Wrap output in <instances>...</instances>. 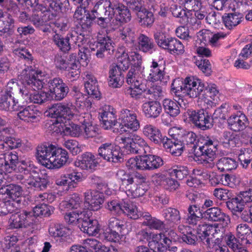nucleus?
Masks as SVG:
<instances>
[{"mask_svg":"<svg viewBox=\"0 0 252 252\" xmlns=\"http://www.w3.org/2000/svg\"><path fill=\"white\" fill-rule=\"evenodd\" d=\"M14 53L18 57L24 59L26 66L18 76V79L22 84L20 92L22 97L27 102L41 104L46 101L51 100L49 93L41 92L32 94L33 91L41 89L44 82L43 77L45 74L41 70L34 69L32 65V57L27 49L24 48L15 49Z\"/></svg>","mask_w":252,"mask_h":252,"instance_id":"f257e3e1","label":"nucleus"},{"mask_svg":"<svg viewBox=\"0 0 252 252\" xmlns=\"http://www.w3.org/2000/svg\"><path fill=\"white\" fill-rule=\"evenodd\" d=\"M117 176L121 181V186L128 196L139 197L143 196L147 191V186L144 184L146 177L143 174L138 172L129 174L120 170L117 173Z\"/></svg>","mask_w":252,"mask_h":252,"instance_id":"f03ea898","label":"nucleus"},{"mask_svg":"<svg viewBox=\"0 0 252 252\" xmlns=\"http://www.w3.org/2000/svg\"><path fill=\"white\" fill-rule=\"evenodd\" d=\"M16 80H10L5 88L1 92L0 95V110L5 111L16 110L19 107L18 102L16 101L14 95L18 94L22 96L20 90Z\"/></svg>","mask_w":252,"mask_h":252,"instance_id":"7ed1b4c3","label":"nucleus"},{"mask_svg":"<svg viewBox=\"0 0 252 252\" xmlns=\"http://www.w3.org/2000/svg\"><path fill=\"white\" fill-rule=\"evenodd\" d=\"M208 109V107L197 111L189 110L187 114L189 121L202 130L211 128L213 126V118Z\"/></svg>","mask_w":252,"mask_h":252,"instance_id":"20e7f679","label":"nucleus"},{"mask_svg":"<svg viewBox=\"0 0 252 252\" xmlns=\"http://www.w3.org/2000/svg\"><path fill=\"white\" fill-rule=\"evenodd\" d=\"M97 152L98 155L104 160L110 162L118 163L124 160L120 147L111 142L101 144Z\"/></svg>","mask_w":252,"mask_h":252,"instance_id":"39448f33","label":"nucleus"},{"mask_svg":"<svg viewBox=\"0 0 252 252\" xmlns=\"http://www.w3.org/2000/svg\"><path fill=\"white\" fill-rule=\"evenodd\" d=\"M73 106L71 102L58 103L52 105L49 109V115L52 118H56V126L60 124L66 123L73 117L72 109Z\"/></svg>","mask_w":252,"mask_h":252,"instance_id":"423d86ee","label":"nucleus"},{"mask_svg":"<svg viewBox=\"0 0 252 252\" xmlns=\"http://www.w3.org/2000/svg\"><path fill=\"white\" fill-rule=\"evenodd\" d=\"M206 85L200 79L193 76L185 78V96L189 98L203 97L206 94Z\"/></svg>","mask_w":252,"mask_h":252,"instance_id":"0eeeda50","label":"nucleus"},{"mask_svg":"<svg viewBox=\"0 0 252 252\" xmlns=\"http://www.w3.org/2000/svg\"><path fill=\"white\" fill-rule=\"evenodd\" d=\"M108 10L112 15L113 22L114 20L120 23H127L131 18L130 11L126 6L117 0H112L106 1Z\"/></svg>","mask_w":252,"mask_h":252,"instance_id":"6e6552de","label":"nucleus"},{"mask_svg":"<svg viewBox=\"0 0 252 252\" xmlns=\"http://www.w3.org/2000/svg\"><path fill=\"white\" fill-rule=\"evenodd\" d=\"M198 147L196 150V151H198V154L195 155L201 157L203 160L202 163L204 165L210 167H213L214 164L211 162L216 157L217 149L216 142L207 137V139L204 140L203 145Z\"/></svg>","mask_w":252,"mask_h":252,"instance_id":"1a4fd4ad","label":"nucleus"},{"mask_svg":"<svg viewBox=\"0 0 252 252\" xmlns=\"http://www.w3.org/2000/svg\"><path fill=\"white\" fill-rule=\"evenodd\" d=\"M171 135H173V137L176 138L177 141L181 142L185 149L191 148V151L193 152L195 154H198V151H196L197 146V135L192 131H186L183 129H173L169 131Z\"/></svg>","mask_w":252,"mask_h":252,"instance_id":"9d476101","label":"nucleus"},{"mask_svg":"<svg viewBox=\"0 0 252 252\" xmlns=\"http://www.w3.org/2000/svg\"><path fill=\"white\" fill-rule=\"evenodd\" d=\"M47 85L51 99L61 101L67 96L69 91L68 86L59 77L50 79Z\"/></svg>","mask_w":252,"mask_h":252,"instance_id":"9b49d317","label":"nucleus"},{"mask_svg":"<svg viewBox=\"0 0 252 252\" xmlns=\"http://www.w3.org/2000/svg\"><path fill=\"white\" fill-rule=\"evenodd\" d=\"M118 120L120 127V132L126 131V128L136 131L140 127L137 115L133 111L127 109L122 110L119 114Z\"/></svg>","mask_w":252,"mask_h":252,"instance_id":"f8f14e48","label":"nucleus"},{"mask_svg":"<svg viewBox=\"0 0 252 252\" xmlns=\"http://www.w3.org/2000/svg\"><path fill=\"white\" fill-rule=\"evenodd\" d=\"M34 222L33 213L24 210L11 216L9 220V226L10 228L27 227L32 225Z\"/></svg>","mask_w":252,"mask_h":252,"instance_id":"ddd939ff","label":"nucleus"},{"mask_svg":"<svg viewBox=\"0 0 252 252\" xmlns=\"http://www.w3.org/2000/svg\"><path fill=\"white\" fill-rule=\"evenodd\" d=\"M92 15L97 18V23L101 27L105 28L113 19L106 3H104L103 0H99L94 5L91 10Z\"/></svg>","mask_w":252,"mask_h":252,"instance_id":"4468645a","label":"nucleus"},{"mask_svg":"<svg viewBox=\"0 0 252 252\" xmlns=\"http://www.w3.org/2000/svg\"><path fill=\"white\" fill-rule=\"evenodd\" d=\"M0 162L2 171L4 170L7 173H11L13 171H20L19 168L21 162L19 159L18 156L16 152L5 153L4 155V159H0Z\"/></svg>","mask_w":252,"mask_h":252,"instance_id":"2eb2a0df","label":"nucleus"},{"mask_svg":"<svg viewBox=\"0 0 252 252\" xmlns=\"http://www.w3.org/2000/svg\"><path fill=\"white\" fill-rule=\"evenodd\" d=\"M204 219L210 221L220 222L223 226H226L230 222V219L219 207H212L203 212Z\"/></svg>","mask_w":252,"mask_h":252,"instance_id":"dca6fc26","label":"nucleus"},{"mask_svg":"<svg viewBox=\"0 0 252 252\" xmlns=\"http://www.w3.org/2000/svg\"><path fill=\"white\" fill-rule=\"evenodd\" d=\"M48 168H60L70 163L68 152L64 149L57 146Z\"/></svg>","mask_w":252,"mask_h":252,"instance_id":"f3484780","label":"nucleus"},{"mask_svg":"<svg viewBox=\"0 0 252 252\" xmlns=\"http://www.w3.org/2000/svg\"><path fill=\"white\" fill-rule=\"evenodd\" d=\"M164 66L153 61L147 76L148 80L153 82L159 81L163 84L166 83L169 80V76L164 71Z\"/></svg>","mask_w":252,"mask_h":252,"instance_id":"a211bd4d","label":"nucleus"},{"mask_svg":"<svg viewBox=\"0 0 252 252\" xmlns=\"http://www.w3.org/2000/svg\"><path fill=\"white\" fill-rule=\"evenodd\" d=\"M56 146L50 143H45L36 147V157L43 165L47 167L51 160Z\"/></svg>","mask_w":252,"mask_h":252,"instance_id":"6ab92c4d","label":"nucleus"},{"mask_svg":"<svg viewBox=\"0 0 252 252\" xmlns=\"http://www.w3.org/2000/svg\"><path fill=\"white\" fill-rule=\"evenodd\" d=\"M77 35L73 34L72 32L67 33L65 37L56 33L53 36L52 40L60 50L67 53L71 49V43L77 42Z\"/></svg>","mask_w":252,"mask_h":252,"instance_id":"aec40b11","label":"nucleus"},{"mask_svg":"<svg viewBox=\"0 0 252 252\" xmlns=\"http://www.w3.org/2000/svg\"><path fill=\"white\" fill-rule=\"evenodd\" d=\"M85 203L88 204V208L92 211L98 210L104 202L103 194L96 190H87L84 193Z\"/></svg>","mask_w":252,"mask_h":252,"instance_id":"412c9836","label":"nucleus"},{"mask_svg":"<svg viewBox=\"0 0 252 252\" xmlns=\"http://www.w3.org/2000/svg\"><path fill=\"white\" fill-rule=\"evenodd\" d=\"M95 20V16L88 14L86 21L78 23L76 25V31L73 33L74 35L79 34L81 37L77 36V41L82 42L84 39L88 38L92 31L93 22Z\"/></svg>","mask_w":252,"mask_h":252,"instance_id":"4be33fe9","label":"nucleus"},{"mask_svg":"<svg viewBox=\"0 0 252 252\" xmlns=\"http://www.w3.org/2000/svg\"><path fill=\"white\" fill-rule=\"evenodd\" d=\"M228 127L235 132H239L247 128L248 119L243 113L232 115L227 119Z\"/></svg>","mask_w":252,"mask_h":252,"instance_id":"5701e85b","label":"nucleus"},{"mask_svg":"<svg viewBox=\"0 0 252 252\" xmlns=\"http://www.w3.org/2000/svg\"><path fill=\"white\" fill-rule=\"evenodd\" d=\"M80 158L75 162V165L83 170L93 172L96 169L98 165L95 157L91 153L86 152L83 154Z\"/></svg>","mask_w":252,"mask_h":252,"instance_id":"b1692460","label":"nucleus"},{"mask_svg":"<svg viewBox=\"0 0 252 252\" xmlns=\"http://www.w3.org/2000/svg\"><path fill=\"white\" fill-rule=\"evenodd\" d=\"M96 48L95 55L100 59H103L107 55H111L115 50L112 40L107 36L98 39Z\"/></svg>","mask_w":252,"mask_h":252,"instance_id":"393cba45","label":"nucleus"},{"mask_svg":"<svg viewBox=\"0 0 252 252\" xmlns=\"http://www.w3.org/2000/svg\"><path fill=\"white\" fill-rule=\"evenodd\" d=\"M102 120V126L105 129H110L113 126H116L117 121L116 118V112L114 108L109 106L105 105L100 112Z\"/></svg>","mask_w":252,"mask_h":252,"instance_id":"a878e982","label":"nucleus"},{"mask_svg":"<svg viewBox=\"0 0 252 252\" xmlns=\"http://www.w3.org/2000/svg\"><path fill=\"white\" fill-rule=\"evenodd\" d=\"M140 168L142 170H153L163 164L162 159L157 156L146 155L141 157Z\"/></svg>","mask_w":252,"mask_h":252,"instance_id":"bb28decb","label":"nucleus"},{"mask_svg":"<svg viewBox=\"0 0 252 252\" xmlns=\"http://www.w3.org/2000/svg\"><path fill=\"white\" fill-rule=\"evenodd\" d=\"M79 228L84 233L92 236L97 234L100 230L98 221L91 219L86 213Z\"/></svg>","mask_w":252,"mask_h":252,"instance_id":"cd10ccee","label":"nucleus"},{"mask_svg":"<svg viewBox=\"0 0 252 252\" xmlns=\"http://www.w3.org/2000/svg\"><path fill=\"white\" fill-rule=\"evenodd\" d=\"M179 231L182 234L181 239L188 245L196 246L197 244L198 237L195 230L188 225H179Z\"/></svg>","mask_w":252,"mask_h":252,"instance_id":"c85d7f7f","label":"nucleus"},{"mask_svg":"<svg viewBox=\"0 0 252 252\" xmlns=\"http://www.w3.org/2000/svg\"><path fill=\"white\" fill-rule=\"evenodd\" d=\"M172 138L167 137L163 138L161 144L167 152H169L174 156H180L185 148L181 142L176 140V138L171 135Z\"/></svg>","mask_w":252,"mask_h":252,"instance_id":"c756f323","label":"nucleus"},{"mask_svg":"<svg viewBox=\"0 0 252 252\" xmlns=\"http://www.w3.org/2000/svg\"><path fill=\"white\" fill-rule=\"evenodd\" d=\"M142 132L151 142L158 145H161L162 140L165 138L162 136L160 130L157 126L151 124L144 126Z\"/></svg>","mask_w":252,"mask_h":252,"instance_id":"7c9ffc66","label":"nucleus"},{"mask_svg":"<svg viewBox=\"0 0 252 252\" xmlns=\"http://www.w3.org/2000/svg\"><path fill=\"white\" fill-rule=\"evenodd\" d=\"M40 112L33 105L28 106L18 113L20 119L27 123H36L39 120Z\"/></svg>","mask_w":252,"mask_h":252,"instance_id":"2f4dec72","label":"nucleus"},{"mask_svg":"<svg viewBox=\"0 0 252 252\" xmlns=\"http://www.w3.org/2000/svg\"><path fill=\"white\" fill-rule=\"evenodd\" d=\"M56 127L59 128V132H63L64 135L73 137L80 136L83 131L81 126L72 122L70 123L68 120H66V123L60 124Z\"/></svg>","mask_w":252,"mask_h":252,"instance_id":"473e14b6","label":"nucleus"},{"mask_svg":"<svg viewBox=\"0 0 252 252\" xmlns=\"http://www.w3.org/2000/svg\"><path fill=\"white\" fill-rule=\"evenodd\" d=\"M142 107L145 116L148 118H157L162 112L161 105L157 101L152 100L145 102Z\"/></svg>","mask_w":252,"mask_h":252,"instance_id":"72a5a7b5","label":"nucleus"},{"mask_svg":"<svg viewBox=\"0 0 252 252\" xmlns=\"http://www.w3.org/2000/svg\"><path fill=\"white\" fill-rule=\"evenodd\" d=\"M30 182L28 188L33 187L36 190H43L46 189L49 184V179L45 174L39 175L36 172H32Z\"/></svg>","mask_w":252,"mask_h":252,"instance_id":"f704fd0d","label":"nucleus"},{"mask_svg":"<svg viewBox=\"0 0 252 252\" xmlns=\"http://www.w3.org/2000/svg\"><path fill=\"white\" fill-rule=\"evenodd\" d=\"M43 12L39 14H33L31 18V21L36 28H41L48 25V22L53 18V14L50 11L46 10V7L41 8Z\"/></svg>","mask_w":252,"mask_h":252,"instance_id":"c9c22d12","label":"nucleus"},{"mask_svg":"<svg viewBox=\"0 0 252 252\" xmlns=\"http://www.w3.org/2000/svg\"><path fill=\"white\" fill-rule=\"evenodd\" d=\"M141 218L144 219L143 225L148 226L151 229L162 230L165 227V224L163 221L153 217L148 212L142 213Z\"/></svg>","mask_w":252,"mask_h":252,"instance_id":"e433bc0d","label":"nucleus"},{"mask_svg":"<svg viewBox=\"0 0 252 252\" xmlns=\"http://www.w3.org/2000/svg\"><path fill=\"white\" fill-rule=\"evenodd\" d=\"M162 216L166 223L171 226L178 224L181 220L180 211L178 209L172 207L163 209Z\"/></svg>","mask_w":252,"mask_h":252,"instance_id":"4c0bfd02","label":"nucleus"},{"mask_svg":"<svg viewBox=\"0 0 252 252\" xmlns=\"http://www.w3.org/2000/svg\"><path fill=\"white\" fill-rule=\"evenodd\" d=\"M154 37L158 47L171 53L175 38L166 36L164 33L160 32L155 33Z\"/></svg>","mask_w":252,"mask_h":252,"instance_id":"58836bf2","label":"nucleus"},{"mask_svg":"<svg viewBox=\"0 0 252 252\" xmlns=\"http://www.w3.org/2000/svg\"><path fill=\"white\" fill-rule=\"evenodd\" d=\"M135 36V29L132 25H127L119 30V38L126 45L133 44Z\"/></svg>","mask_w":252,"mask_h":252,"instance_id":"ea45409f","label":"nucleus"},{"mask_svg":"<svg viewBox=\"0 0 252 252\" xmlns=\"http://www.w3.org/2000/svg\"><path fill=\"white\" fill-rule=\"evenodd\" d=\"M5 197L6 199H11V200L17 201L21 200L23 190L22 188L18 185L11 184L3 187Z\"/></svg>","mask_w":252,"mask_h":252,"instance_id":"a19ab883","label":"nucleus"},{"mask_svg":"<svg viewBox=\"0 0 252 252\" xmlns=\"http://www.w3.org/2000/svg\"><path fill=\"white\" fill-rule=\"evenodd\" d=\"M243 15L240 13H225L222 16L225 26L231 30L239 25L242 21Z\"/></svg>","mask_w":252,"mask_h":252,"instance_id":"79ce46f5","label":"nucleus"},{"mask_svg":"<svg viewBox=\"0 0 252 252\" xmlns=\"http://www.w3.org/2000/svg\"><path fill=\"white\" fill-rule=\"evenodd\" d=\"M188 213L186 219L187 222L190 225H196L203 218V213H201L199 208L196 205H189L188 208Z\"/></svg>","mask_w":252,"mask_h":252,"instance_id":"37998d69","label":"nucleus"},{"mask_svg":"<svg viewBox=\"0 0 252 252\" xmlns=\"http://www.w3.org/2000/svg\"><path fill=\"white\" fill-rule=\"evenodd\" d=\"M162 105L165 112L171 117H176L180 113V105L176 100L165 98L162 101Z\"/></svg>","mask_w":252,"mask_h":252,"instance_id":"c03bdc74","label":"nucleus"},{"mask_svg":"<svg viewBox=\"0 0 252 252\" xmlns=\"http://www.w3.org/2000/svg\"><path fill=\"white\" fill-rule=\"evenodd\" d=\"M216 165L220 171L224 172L235 169L238 166V163L234 158L222 157L218 159Z\"/></svg>","mask_w":252,"mask_h":252,"instance_id":"a18cd8bd","label":"nucleus"},{"mask_svg":"<svg viewBox=\"0 0 252 252\" xmlns=\"http://www.w3.org/2000/svg\"><path fill=\"white\" fill-rule=\"evenodd\" d=\"M139 49L144 52H152L156 46L152 38L147 35L141 33L138 38Z\"/></svg>","mask_w":252,"mask_h":252,"instance_id":"49530a36","label":"nucleus"},{"mask_svg":"<svg viewBox=\"0 0 252 252\" xmlns=\"http://www.w3.org/2000/svg\"><path fill=\"white\" fill-rule=\"evenodd\" d=\"M20 207V200H10L7 199L0 203V216H4L9 213L16 211Z\"/></svg>","mask_w":252,"mask_h":252,"instance_id":"de8ad7c7","label":"nucleus"},{"mask_svg":"<svg viewBox=\"0 0 252 252\" xmlns=\"http://www.w3.org/2000/svg\"><path fill=\"white\" fill-rule=\"evenodd\" d=\"M14 20L10 14H8L5 17L0 19V34H5L10 36L13 33Z\"/></svg>","mask_w":252,"mask_h":252,"instance_id":"09e8293b","label":"nucleus"},{"mask_svg":"<svg viewBox=\"0 0 252 252\" xmlns=\"http://www.w3.org/2000/svg\"><path fill=\"white\" fill-rule=\"evenodd\" d=\"M67 69L68 75L71 77H78L80 74V65H81L78 60L76 59V55L72 54L69 55L67 61Z\"/></svg>","mask_w":252,"mask_h":252,"instance_id":"8fccbe9b","label":"nucleus"},{"mask_svg":"<svg viewBox=\"0 0 252 252\" xmlns=\"http://www.w3.org/2000/svg\"><path fill=\"white\" fill-rule=\"evenodd\" d=\"M85 214V212L82 211H73L66 213L64 219L68 224L77 225L79 227Z\"/></svg>","mask_w":252,"mask_h":252,"instance_id":"3c124183","label":"nucleus"},{"mask_svg":"<svg viewBox=\"0 0 252 252\" xmlns=\"http://www.w3.org/2000/svg\"><path fill=\"white\" fill-rule=\"evenodd\" d=\"M162 233L153 234L148 244L149 248L154 252H166V247L162 243Z\"/></svg>","mask_w":252,"mask_h":252,"instance_id":"603ef678","label":"nucleus"},{"mask_svg":"<svg viewBox=\"0 0 252 252\" xmlns=\"http://www.w3.org/2000/svg\"><path fill=\"white\" fill-rule=\"evenodd\" d=\"M82 205V200L79 195L77 193L72 194L68 201H62L60 204L61 207L64 209H78Z\"/></svg>","mask_w":252,"mask_h":252,"instance_id":"864d4df0","label":"nucleus"},{"mask_svg":"<svg viewBox=\"0 0 252 252\" xmlns=\"http://www.w3.org/2000/svg\"><path fill=\"white\" fill-rule=\"evenodd\" d=\"M122 208V213L131 219L136 220L141 218L143 212H138L137 207L131 203L124 202Z\"/></svg>","mask_w":252,"mask_h":252,"instance_id":"5fc2aeb1","label":"nucleus"},{"mask_svg":"<svg viewBox=\"0 0 252 252\" xmlns=\"http://www.w3.org/2000/svg\"><path fill=\"white\" fill-rule=\"evenodd\" d=\"M140 72L139 69L130 68L126 77V83L131 86H140V84H142L141 79L139 77Z\"/></svg>","mask_w":252,"mask_h":252,"instance_id":"6e6d98bb","label":"nucleus"},{"mask_svg":"<svg viewBox=\"0 0 252 252\" xmlns=\"http://www.w3.org/2000/svg\"><path fill=\"white\" fill-rule=\"evenodd\" d=\"M227 208L233 213L241 212L244 208V206L242 202L239 195L230 198L225 202Z\"/></svg>","mask_w":252,"mask_h":252,"instance_id":"4d7b16f0","label":"nucleus"},{"mask_svg":"<svg viewBox=\"0 0 252 252\" xmlns=\"http://www.w3.org/2000/svg\"><path fill=\"white\" fill-rule=\"evenodd\" d=\"M176 17L180 18L179 22L184 25H194L196 23L195 17L193 16L191 10H186L184 8L182 11L179 12V14Z\"/></svg>","mask_w":252,"mask_h":252,"instance_id":"13d9d810","label":"nucleus"},{"mask_svg":"<svg viewBox=\"0 0 252 252\" xmlns=\"http://www.w3.org/2000/svg\"><path fill=\"white\" fill-rule=\"evenodd\" d=\"M176 17L180 18L179 22L184 25H194L196 23L195 17L193 16L191 10H186L184 8L182 11L179 12V14Z\"/></svg>","mask_w":252,"mask_h":252,"instance_id":"bf43d9fd","label":"nucleus"},{"mask_svg":"<svg viewBox=\"0 0 252 252\" xmlns=\"http://www.w3.org/2000/svg\"><path fill=\"white\" fill-rule=\"evenodd\" d=\"M139 24L144 27H149L154 22V17L153 13L149 11L146 8L143 11L138 13L137 15Z\"/></svg>","mask_w":252,"mask_h":252,"instance_id":"052dcab7","label":"nucleus"},{"mask_svg":"<svg viewBox=\"0 0 252 252\" xmlns=\"http://www.w3.org/2000/svg\"><path fill=\"white\" fill-rule=\"evenodd\" d=\"M185 88V79L183 81L182 78H178L173 80L171 86V92L172 94L179 97L185 96L184 92Z\"/></svg>","mask_w":252,"mask_h":252,"instance_id":"680f3d73","label":"nucleus"},{"mask_svg":"<svg viewBox=\"0 0 252 252\" xmlns=\"http://www.w3.org/2000/svg\"><path fill=\"white\" fill-rule=\"evenodd\" d=\"M237 138L229 131H224L220 139L221 145L225 148L232 149L236 146Z\"/></svg>","mask_w":252,"mask_h":252,"instance_id":"e2e57ef3","label":"nucleus"},{"mask_svg":"<svg viewBox=\"0 0 252 252\" xmlns=\"http://www.w3.org/2000/svg\"><path fill=\"white\" fill-rule=\"evenodd\" d=\"M108 225L109 230H115L126 233L128 232V230L126 228V223L123 220L115 217L110 218L108 220Z\"/></svg>","mask_w":252,"mask_h":252,"instance_id":"0e129e2a","label":"nucleus"},{"mask_svg":"<svg viewBox=\"0 0 252 252\" xmlns=\"http://www.w3.org/2000/svg\"><path fill=\"white\" fill-rule=\"evenodd\" d=\"M128 136L129 139H127V141H130V140L134 143L136 145L138 150H140V152L141 154L144 152L146 153V150L149 149V146L146 141L141 136L135 134L133 133H128Z\"/></svg>","mask_w":252,"mask_h":252,"instance_id":"69168bd1","label":"nucleus"},{"mask_svg":"<svg viewBox=\"0 0 252 252\" xmlns=\"http://www.w3.org/2000/svg\"><path fill=\"white\" fill-rule=\"evenodd\" d=\"M75 4H79L73 15L74 21L76 22L79 23L86 21V18L89 15H92L90 11L86 9L88 6L84 7L82 4L78 3L76 1H72Z\"/></svg>","mask_w":252,"mask_h":252,"instance_id":"338daca9","label":"nucleus"},{"mask_svg":"<svg viewBox=\"0 0 252 252\" xmlns=\"http://www.w3.org/2000/svg\"><path fill=\"white\" fill-rule=\"evenodd\" d=\"M238 158L242 167L247 168L252 161V150L249 148L241 149Z\"/></svg>","mask_w":252,"mask_h":252,"instance_id":"774afa93","label":"nucleus"}]
</instances>
